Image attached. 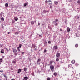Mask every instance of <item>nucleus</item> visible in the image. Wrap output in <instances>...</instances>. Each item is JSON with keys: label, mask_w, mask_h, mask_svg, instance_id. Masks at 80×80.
Masks as SVG:
<instances>
[{"label": "nucleus", "mask_w": 80, "mask_h": 80, "mask_svg": "<svg viewBox=\"0 0 80 80\" xmlns=\"http://www.w3.org/2000/svg\"><path fill=\"white\" fill-rule=\"evenodd\" d=\"M58 19H56L55 20V21H53L52 22V25H53V26L55 25V26H58Z\"/></svg>", "instance_id": "nucleus-1"}, {"label": "nucleus", "mask_w": 80, "mask_h": 80, "mask_svg": "<svg viewBox=\"0 0 80 80\" xmlns=\"http://www.w3.org/2000/svg\"><path fill=\"white\" fill-rule=\"evenodd\" d=\"M32 48L34 49V50H37V47L34 44H32V47L31 48Z\"/></svg>", "instance_id": "nucleus-2"}, {"label": "nucleus", "mask_w": 80, "mask_h": 80, "mask_svg": "<svg viewBox=\"0 0 80 80\" xmlns=\"http://www.w3.org/2000/svg\"><path fill=\"white\" fill-rule=\"evenodd\" d=\"M56 57V58H59L60 57V53L58 52H57Z\"/></svg>", "instance_id": "nucleus-3"}, {"label": "nucleus", "mask_w": 80, "mask_h": 80, "mask_svg": "<svg viewBox=\"0 0 80 80\" xmlns=\"http://www.w3.org/2000/svg\"><path fill=\"white\" fill-rule=\"evenodd\" d=\"M58 48V45L54 46L53 47V49L54 50H56Z\"/></svg>", "instance_id": "nucleus-4"}, {"label": "nucleus", "mask_w": 80, "mask_h": 80, "mask_svg": "<svg viewBox=\"0 0 80 80\" xmlns=\"http://www.w3.org/2000/svg\"><path fill=\"white\" fill-rule=\"evenodd\" d=\"M0 17H4L5 16H4V13L3 12H1L0 14Z\"/></svg>", "instance_id": "nucleus-5"}, {"label": "nucleus", "mask_w": 80, "mask_h": 80, "mask_svg": "<svg viewBox=\"0 0 80 80\" xmlns=\"http://www.w3.org/2000/svg\"><path fill=\"white\" fill-rule=\"evenodd\" d=\"M53 64V61H51L49 62V64H48V65H52Z\"/></svg>", "instance_id": "nucleus-6"}, {"label": "nucleus", "mask_w": 80, "mask_h": 80, "mask_svg": "<svg viewBox=\"0 0 80 80\" xmlns=\"http://www.w3.org/2000/svg\"><path fill=\"white\" fill-rule=\"evenodd\" d=\"M41 61V59H40V58L38 59V60L36 62L37 64H38V63H40V62Z\"/></svg>", "instance_id": "nucleus-7"}, {"label": "nucleus", "mask_w": 80, "mask_h": 80, "mask_svg": "<svg viewBox=\"0 0 80 80\" xmlns=\"http://www.w3.org/2000/svg\"><path fill=\"white\" fill-rule=\"evenodd\" d=\"M58 1H54V3L55 5H57L58 4Z\"/></svg>", "instance_id": "nucleus-8"}, {"label": "nucleus", "mask_w": 80, "mask_h": 80, "mask_svg": "<svg viewBox=\"0 0 80 80\" xmlns=\"http://www.w3.org/2000/svg\"><path fill=\"white\" fill-rule=\"evenodd\" d=\"M54 68V66L53 65L50 66V69L51 70H53V69Z\"/></svg>", "instance_id": "nucleus-9"}, {"label": "nucleus", "mask_w": 80, "mask_h": 80, "mask_svg": "<svg viewBox=\"0 0 80 80\" xmlns=\"http://www.w3.org/2000/svg\"><path fill=\"white\" fill-rule=\"evenodd\" d=\"M12 63H14V64H15V63H17V61L16 60H15V59H14L12 62Z\"/></svg>", "instance_id": "nucleus-10"}, {"label": "nucleus", "mask_w": 80, "mask_h": 80, "mask_svg": "<svg viewBox=\"0 0 80 80\" xmlns=\"http://www.w3.org/2000/svg\"><path fill=\"white\" fill-rule=\"evenodd\" d=\"M47 10H44L42 12V13L43 14H45V13H47Z\"/></svg>", "instance_id": "nucleus-11"}, {"label": "nucleus", "mask_w": 80, "mask_h": 80, "mask_svg": "<svg viewBox=\"0 0 80 80\" xmlns=\"http://www.w3.org/2000/svg\"><path fill=\"white\" fill-rule=\"evenodd\" d=\"M75 18L76 19H79L80 18V17L79 16H78V15H77V16L75 17Z\"/></svg>", "instance_id": "nucleus-12"}, {"label": "nucleus", "mask_w": 80, "mask_h": 80, "mask_svg": "<svg viewBox=\"0 0 80 80\" xmlns=\"http://www.w3.org/2000/svg\"><path fill=\"white\" fill-rule=\"evenodd\" d=\"M1 53H4V50L3 49H1Z\"/></svg>", "instance_id": "nucleus-13"}, {"label": "nucleus", "mask_w": 80, "mask_h": 80, "mask_svg": "<svg viewBox=\"0 0 80 80\" xmlns=\"http://www.w3.org/2000/svg\"><path fill=\"white\" fill-rule=\"evenodd\" d=\"M67 32H70V29L69 28H67Z\"/></svg>", "instance_id": "nucleus-14"}, {"label": "nucleus", "mask_w": 80, "mask_h": 80, "mask_svg": "<svg viewBox=\"0 0 80 80\" xmlns=\"http://www.w3.org/2000/svg\"><path fill=\"white\" fill-rule=\"evenodd\" d=\"M3 76L4 77H5V78L6 80H7V78H8V76H7L6 75L4 74Z\"/></svg>", "instance_id": "nucleus-15"}, {"label": "nucleus", "mask_w": 80, "mask_h": 80, "mask_svg": "<svg viewBox=\"0 0 80 80\" xmlns=\"http://www.w3.org/2000/svg\"><path fill=\"white\" fill-rule=\"evenodd\" d=\"M71 63H72V64H74L75 63V61L74 60H72L71 61Z\"/></svg>", "instance_id": "nucleus-16"}, {"label": "nucleus", "mask_w": 80, "mask_h": 80, "mask_svg": "<svg viewBox=\"0 0 80 80\" xmlns=\"http://www.w3.org/2000/svg\"><path fill=\"white\" fill-rule=\"evenodd\" d=\"M51 12H52V15H54L55 13V11H54L52 10Z\"/></svg>", "instance_id": "nucleus-17"}, {"label": "nucleus", "mask_w": 80, "mask_h": 80, "mask_svg": "<svg viewBox=\"0 0 80 80\" xmlns=\"http://www.w3.org/2000/svg\"><path fill=\"white\" fill-rule=\"evenodd\" d=\"M76 37H80V34H79L78 33H76Z\"/></svg>", "instance_id": "nucleus-18"}, {"label": "nucleus", "mask_w": 80, "mask_h": 80, "mask_svg": "<svg viewBox=\"0 0 80 80\" xmlns=\"http://www.w3.org/2000/svg\"><path fill=\"white\" fill-rule=\"evenodd\" d=\"M22 72L21 69H19L18 70V73H20V72Z\"/></svg>", "instance_id": "nucleus-19"}, {"label": "nucleus", "mask_w": 80, "mask_h": 80, "mask_svg": "<svg viewBox=\"0 0 80 80\" xmlns=\"http://www.w3.org/2000/svg\"><path fill=\"white\" fill-rule=\"evenodd\" d=\"M5 6L6 7H8V3H6L5 4Z\"/></svg>", "instance_id": "nucleus-20"}, {"label": "nucleus", "mask_w": 80, "mask_h": 80, "mask_svg": "<svg viewBox=\"0 0 80 80\" xmlns=\"http://www.w3.org/2000/svg\"><path fill=\"white\" fill-rule=\"evenodd\" d=\"M71 67H72V65L69 64L68 65V68H71Z\"/></svg>", "instance_id": "nucleus-21"}, {"label": "nucleus", "mask_w": 80, "mask_h": 80, "mask_svg": "<svg viewBox=\"0 0 80 80\" xmlns=\"http://www.w3.org/2000/svg\"><path fill=\"white\" fill-rule=\"evenodd\" d=\"M17 52V50L16 49H13V52H14V53H16Z\"/></svg>", "instance_id": "nucleus-22"}, {"label": "nucleus", "mask_w": 80, "mask_h": 80, "mask_svg": "<svg viewBox=\"0 0 80 80\" xmlns=\"http://www.w3.org/2000/svg\"><path fill=\"white\" fill-rule=\"evenodd\" d=\"M14 20L15 21H17L18 20V18L15 17L14 18Z\"/></svg>", "instance_id": "nucleus-23"}, {"label": "nucleus", "mask_w": 80, "mask_h": 80, "mask_svg": "<svg viewBox=\"0 0 80 80\" xmlns=\"http://www.w3.org/2000/svg\"><path fill=\"white\" fill-rule=\"evenodd\" d=\"M27 4H28L27 3H24L23 5L24 7H26L27 5Z\"/></svg>", "instance_id": "nucleus-24"}, {"label": "nucleus", "mask_w": 80, "mask_h": 80, "mask_svg": "<svg viewBox=\"0 0 80 80\" xmlns=\"http://www.w3.org/2000/svg\"><path fill=\"white\" fill-rule=\"evenodd\" d=\"M78 44H76L75 45V47H76V48H78Z\"/></svg>", "instance_id": "nucleus-25"}, {"label": "nucleus", "mask_w": 80, "mask_h": 80, "mask_svg": "<svg viewBox=\"0 0 80 80\" xmlns=\"http://www.w3.org/2000/svg\"><path fill=\"white\" fill-rule=\"evenodd\" d=\"M5 48V49H6L5 50L7 52H8V51L10 50V49L8 50V48Z\"/></svg>", "instance_id": "nucleus-26"}, {"label": "nucleus", "mask_w": 80, "mask_h": 80, "mask_svg": "<svg viewBox=\"0 0 80 80\" xmlns=\"http://www.w3.org/2000/svg\"><path fill=\"white\" fill-rule=\"evenodd\" d=\"M57 67H60V64H58Z\"/></svg>", "instance_id": "nucleus-27"}, {"label": "nucleus", "mask_w": 80, "mask_h": 80, "mask_svg": "<svg viewBox=\"0 0 80 80\" xmlns=\"http://www.w3.org/2000/svg\"><path fill=\"white\" fill-rule=\"evenodd\" d=\"M35 22H34V21H31V25H34V23Z\"/></svg>", "instance_id": "nucleus-28"}, {"label": "nucleus", "mask_w": 80, "mask_h": 80, "mask_svg": "<svg viewBox=\"0 0 80 80\" xmlns=\"http://www.w3.org/2000/svg\"><path fill=\"white\" fill-rule=\"evenodd\" d=\"M24 79H25L26 80H28V77H24Z\"/></svg>", "instance_id": "nucleus-29"}, {"label": "nucleus", "mask_w": 80, "mask_h": 80, "mask_svg": "<svg viewBox=\"0 0 80 80\" xmlns=\"http://www.w3.org/2000/svg\"><path fill=\"white\" fill-rule=\"evenodd\" d=\"M57 74H58L57 73L55 72L54 73L53 75L55 76H57Z\"/></svg>", "instance_id": "nucleus-30"}, {"label": "nucleus", "mask_w": 80, "mask_h": 80, "mask_svg": "<svg viewBox=\"0 0 80 80\" xmlns=\"http://www.w3.org/2000/svg\"><path fill=\"white\" fill-rule=\"evenodd\" d=\"M56 62H58L59 61V58H56Z\"/></svg>", "instance_id": "nucleus-31"}, {"label": "nucleus", "mask_w": 80, "mask_h": 80, "mask_svg": "<svg viewBox=\"0 0 80 80\" xmlns=\"http://www.w3.org/2000/svg\"><path fill=\"white\" fill-rule=\"evenodd\" d=\"M1 20L2 22H3V21H4V18H1Z\"/></svg>", "instance_id": "nucleus-32"}, {"label": "nucleus", "mask_w": 80, "mask_h": 80, "mask_svg": "<svg viewBox=\"0 0 80 80\" xmlns=\"http://www.w3.org/2000/svg\"><path fill=\"white\" fill-rule=\"evenodd\" d=\"M78 3V4H79V5H80V0H78V2H77Z\"/></svg>", "instance_id": "nucleus-33"}, {"label": "nucleus", "mask_w": 80, "mask_h": 80, "mask_svg": "<svg viewBox=\"0 0 80 80\" xmlns=\"http://www.w3.org/2000/svg\"><path fill=\"white\" fill-rule=\"evenodd\" d=\"M24 70L25 72H27V68H24Z\"/></svg>", "instance_id": "nucleus-34"}, {"label": "nucleus", "mask_w": 80, "mask_h": 80, "mask_svg": "<svg viewBox=\"0 0 80 80\" xmlns=\"http://www.w3.org/2000/svg\"><path fill=\"white\" fill-rule=\"evenodd\" d=\"M75 65L76 67H78V62H77L75 64Z\"/></svg>", "instance_id": "nucleus-35"}, {"label": "nucleus", "mask_w": 80, "mask_h": 80, "mask_svg": "<svg viewBox=\"0 0 80 80\" xmlns=\"http://www.w3.org/2000/svg\"><path fill=\"white\" fill-rule=\"evenodd\" d=\"M53 8V6L52 5H50V8Z\"/></svg>", "instance_id": "nucleus-36"}, {"label": "nucleus", "mask_w": 80, "mask_h": 80, "mask_svg": "<svg viewBox=\"0 0 80 80\" xmlns=\"http://www.w3.org/2000/svg\"><path fill=\"white\" fill-rule=\"evenodd\" d=\"M20 48H20V47H18V51H19V52H20Z\"/></svg>", "instance_id": "nucleus-37"}, {"label": "nucleus", "mask_w": 80, "mask_h": 80, "mask_svg": "<svg viewBox=\"0 0 80 80\" xmlns=\"http://www.w3.org/2000/svg\"><path fill=\"white\" fill-rule=\"evenodd\" d=\"M15 22V21L14 20H12V23H14Z\"/></svg>", "instance_id": "nucleus-38"}, {"label": "nucleus", "mask_w": 80, "mask_h": 80, "mask_svg": "<svg viewBox=\"0 0 80 80\" xmlns=\"http://www.w3.org/2000/svg\"><path fill=\"white\" fill-rule=\"evenodd\" d=\"M46 52L47 50H46V49H44V53H45Z\"/></svg>", "instance_id": "nucleus-39"}, {"label": "nucleus", "mask_w": 80, "mask_h": 80, "mask_svg": "<svg viewBox=\"0 0 80 80\" xmlns=\"http://www.w3.org/2000/svg\"><path fill=\"white\" fill-rule=\"evenodd\" d=\"M48 43H49V44H51V41H49L48 42Z\"/></svg>", "instance_id": "nucleus-40"}, {"label": "nucleus", "mask_w": 80, "mask_h": 80, "mask_svg": "<svg viewBox=\"0 0 80 80\" xmlns=\"http://www.w3.org/2000/svg\"><path fill=\"white\" fill-rule=\"evenodd\" d=\"M3 62L2 59H0V62Z\"/></svg>", "instance_id": "nucleus-41"}, {"label": "nucleus", "mask_w": 80, "mask_h": 80, "mask_svg": "<svg viewBox=\"0 0 80 80\" xmlns=\"http://www.w3.org/2000/svg\"><path fill=\"white\" fill-rule=\"evenodd\" d=\"M48 2H51V3H52V2L50 0H48Z\"/></svg>", "instance_id": "nucleus-42"}, {"label": "nucleus", "mask_w": 80, "mask_h": 80, "mask_svg": "<svg viewBox=\"0 0 80 80\" xmlns=\"http://www.w3.org/2000/svg\"><path fill=\"white\" fill-rule=\"evenodd\" d=\"M39 37L40 38H42V35H39Z\"/></svg>", "instance_id": "nucleus-43"}, {"label": "nucleus", "mask_w": 80, "mask_h": 80, "mask_svg": "<svg viewBox=\"0 0 80 80\" xmlns=\"http://www.w3.org/2000/svg\"><path fill=\"white\" fill-rule=\"evenodd\" d=\"M21 53H22V55H24V54H25V52H22Z\"/></svg>", "instance_id": "nucleus-44"}, {"label": "nucleus", "mask_w": 80, "mask_h": 80, "mask_svg": "<svg viewBox=\"0 0 80 80\" xmlns=\"http://www.w3.org/2000/svg\"><path fill=\"white\" fill-rule=\"evenodd\" d=\"M51 80V79H50V78H48L47 79V80Z\"/></svg>", "instance_id": "nucleus-45"}, {"label": "nucleus", "mask_w": 80, "mask_h": 80, "mask_svg": "<svg viewBox=\"0 0 80 80\" xmlns=\"http://www.w3.org/2000/svg\"><path fill=\"white\" fill-rule=\"evenodd\" d=\"M22 47V44H20L19 45V47Z\"/></svg>", "instance_id": "nucleus-46"}, {"label": "nucleus", "mask_w": 80, "mask_h": 80, "mask_svg": "<svg viewBox=\"0 0 80 80\" xmlns=\"http://www.w3.org/2000/svg\"><path fill=\"white\" fill-rule=\"evenodd\" d=\"M64 69H65V71H66V69H67V68H65V67H64Z\"/></svg>", "instance_id": "nucleus-47"}, {"label": "nucleus", "mask_w": 80, "mask_h": 80, "mask_svg": "<svg viewBox=\"0 0 80 80\" xmlns=\"http://www.w3.org/2000/svg\"><path fill=\"white\" fill-rule=\"evenodd\" d=\"M3 44H0V47H3Z\"/></svg>", "instance_id": "nucleus-48"}, {"label": "nucleus", "mask_w": 80, "mask_h": 80, "mask_svg": "<svg viewBox=\"0 0 80 80\" xmlns=\"http://www.w3.org/2000/svg\"><path fill=\"white\" fill-rule=\"evenodd\" d=\"M2 28H4V26H3L2 25Z\"/></svg>", "instance_id": "nucleus-49"}, {"label": "nucleus", "mask_w": 80, "mask_h": 80, "mask_svg": "<svg viewBox=\"0 0 80 80\" xmlns=\"http://www.w3.org/2000/svg\"><path fill=\"white\" fill-rule=\"evenodd\" d=\"M16 35H18V33L17 32H15L14 33Z\"/></svg>", "instance_id": "nucleus-50"}, {"label": "nucleus", "mask_w": 80, "mask_h": 80, "mask_svg": "<svg viewBox=\"0 0 80 80\" xmlns=\"http://www.w3.org/2000/svg\"><path fill=\"white\" fill-rule=\"evenodd\" d=\"M14 55H15L16 56L17 55V53L15 52V53H14Z\"/></svg>", "instance_id": "nucleus-51"}, {"label": "nucleus", "mask_w": 80, "mask_h": 80, "mask_svg": "<svg viewBox=\"0 0 80 80\" xmlns=\"http://www.w3.org/2000/svg\"><path fill=\"white\" fill-rule=\"evenodd\" d=\"M45 3H48V2L47 0H46L45 1Z\"/></svg>", "instance_id": "nucleus-52"}, {"label": "nucleus", "mask_w": 80, "mask_h": 80, "mask_svg": "<svg viewBox=\"0 0 80 80\" xmlns=\"http://www.w3.org/2000/svg\"><path fill=\"white\" fill-rule=\"evenodd\" d=\"M52 3L51 2V3H49V5H52Z\"/></svg>", "instance_id": "nucleus-53"}, {"label": "nucleus", "mask_w": 80, "mask_h": 80, "mask_svg": "<svg viewBox=\"0 0 80 80\" xmlns=\"http://www.w3.org/2000/svg\"><path fill=\"white\" fill-rule=\"evenodd\" d=\"M59 30H60V32H62V29H61V28H60V29Z\"/></svg>", "instance_id": "nucleus-54"}, {"label": "nucleus", "mask_w": 80, "mask_h": 80, "mask_svg": "<svg viewBox=\"0 0 80 80\" xmlns=\"http://www.w3.org/2000/svg\"><path fill=\"white\" fill-rule=\"evenodd\" d=\"M38 25H40V23H38Z\"/></svg>", "instance_id": "nucleus-55"}, {"label": "nucleus", "mask_w": 80, "mask_h": 80, "mask_svg": "<svg viewBox=\"0 0 80 80\" xmlns=\"http://www.w3.org/2000/svg\"><path fill=\"white\" fill-rule=\"evenodd\" d=\"M79 29L80 30V25H79Z\"/></svg>", "instance_id": "nucleus-56"}, {"label": "nucleus", "mask_w": 80, "mask_h": 80, "mask_svg": "<svg viewBox=\"0 0 80 80\" xmlns=\"http://www.w3.org/2000/svg\"><path fill=\"white\" fill-rule=\"evenodd\" d=\"M11 80H15V79H12Z\"/></svg>", "instance_id": "nucleus-57"}, {"label": "nucleus", "mask_w": 80, "mask_h": 80, "mask_svg": "<svg viewBox=\"0 0 80 80\" xmlns=\"http://www.w3.org/2000/svg\"><path fill=\"white\" fill-rule=\"evenodd\" d=\"M32 75L34 76V73H32Z\"/></svg>", "instance_id": "nucleus-58"}, {"label": "nucleus", "mask_w": 80, "mask_h": 80, "mask_svg": "<svg viewBox=\"0 0 80 80\" xmlns=\"http://www.w3.org/2000/svg\"><path fill=\"white\" fill-rule=\"evenodd\" d=\"M11 70H13V68H11Z\"/></svg>", "instance_id": "nucleus-59"}, {"label": "nucleus", "mask_w": 80, "mask_h": 80, "mask_svg": "<svg viewBox=\"0 0 80 80\" xmlns=\"http://www.w3.org/2000/svg\"><path fill=\"white\" fill-rule=\"evenodd\" d=\"M11 32H8V34H10V33Z\"/></svg>", "instance_id": "nucleus-60"}, {"label": "nucleus", "mask_w": 80, "mask_h": 80, "mask_svg": "<svg viewBox=\"0 0 80 80\" xmlns=\"http://www.w3.org/2000/svg\"><path fill=\"white\" fill-rule=\"evenodd\" d=\"M47 12H49V10L47 11Z\"/></svg>", "instance_id": "nucleus-61"}, {"label": "nucleus", "mask_w": 80, "mask_h": 80, "mask_svg": "<svg viewBox=\"0 0 80 80\" xmlns=\"http://www.w3.org/2000/svg\"><path fill=\"white\" fill-rule=\"evenodd\" d=\"M42 63L43 65V64H44V62H42Z\"/></svg>", "instance_id": "nucleus-62"}, {"label": "nucleus", "mask_w": 80, "mask_h": 80, "mask_svg": "<svg viewBox=\"0 0 80 80\" xmlns=\"http://www.w3.org/2000/svg\"><path fill=\"white\" fill-rule=\"evenodd\" d=\"M21 39H22V40H23V39H24H24L23 38H22Z\"/></svg>", "instance_id": "nucleus-63"}, {"label": "nucleus", "mask_w": 80, "mask_h": 80, "mask_svg": "<svg viewBox=\"0 0 80 80\" xmlns=\"http://www.w3.org/2000/svg\"><path fill=\"white\" fill-rule=\"evenodd\" d=\"M23 80H26L25 79H24Z\"/></svg>", "instance_id": "nucleus-64"}]
</instances>
